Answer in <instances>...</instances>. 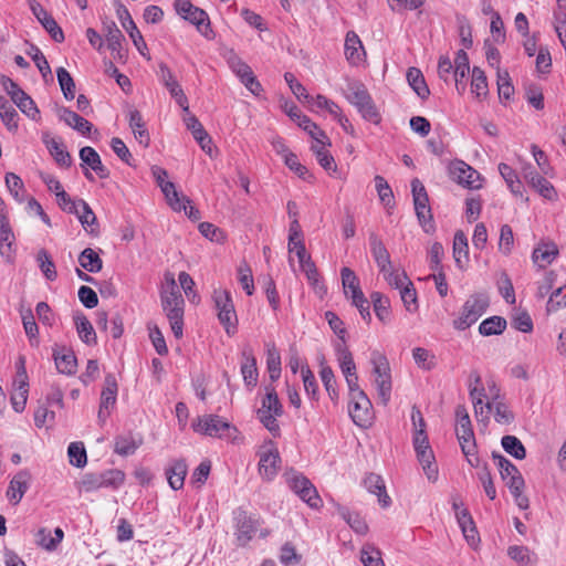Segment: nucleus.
Listing matches in <instances>:
<instances>
[{
    "label": "nucleus",
    "mask_w": 566,
    "mask_h": 566,
    "mask_svg": "<svg viewBox=\"0 0 566 566\" xmlns=\"http://www.w3.org/2000/svg\"><path fill=\"white\" fill-rule=\"evenodd\" d=\"M160 302L175 337L181 338L184 334L185 301L172 273L167 272L164 276V283L160 289Z\"/></svg>",
    "instance_id": "nucleus-1"
},
{
    "label": "nucleus",
    "mask_w": 566,
    "mask_h": 566,
    "mask_svg": "<svg viewBox=\"0 0 566 566\" xmlns=\"http://www.w3.org/2000/svg\"><path fill=\"white\" fill-rule=\"evenodd\" d=\"M345 98L354 105L361 117L375 125L381 122V115L367 87L359 81L347 80Z\"/></svg>",
    "instance_id": "nucleus-2"
},
{
    "label": "nucleus",
    "mask_w": 566,
    "mask_h": 566,
    "mask_svg": "<svg viewBox=\"0 0 566 566\" xmlns=\"http://www.w3.org/2000/svg\"><path fill=\"white\" fill-rule=\"evenodd\" d=\"M455 433L468 462L472 467H479L480 461L475 452V439L471 419L467 408L462 405L455 409Z\"/></svg>",
    "instance_id": "nucleus-3"
},
{
    "label": "nucleus",
    "mask_w": 566,
    "mask_h": 566,
    "mask_svg": "<svg viewBox=\"0 0 566 566\" xmlns=\"http://www.w3.org/2000/svg\"><path fill=\"white\" fill-rule=\"evenodd\" d=\"M373 366L371 374L374 385L377 389L378 398L384 406L390 400L392 390L391 370L387 357L379 350H374L370 355Z\"/></svg>",
    "instance_id": "nucleus-4"
},
{
    "label": "nucleus",
    "mask_w": 566,
    "mask_h": 566,
    "mask_svg": "<svg viewBox=\"0 0 566 566\" xmlns=\"http://www.w3.org/2000/svg\"><path fill=\"white\" fill-rule=\"evenodd\" d=\"M283 413V406L273 387H266V394L262 399L256 415L260 422L275 437L280 434L277 418Z\"/></svg>",
    "instance_id": "nucleus-5"
},
{
    "label": "nucleus",
    "mask_w": 566,
    "mask_h": 566,
    "mask_svg": "<svg viewBox=\"0 0 566 566\" xmlns=\"http://www.w3.org/2000/svg\"><path fill=\"white\" fill-rule=\"evenodd\" d=\"M212 301L220 324L224 327L228 335H232L237 329L238 317L230 292L216 289L212 293Z\"/></svg>",
    "instance_id": "nucleus-6"
},
{
    "label": "nucleus",
    "mask_w": 566,
    "mask_h": 566,
    "mask_svg": "<svg viewBox=\"0 0 566 566\" xmlns=\"http://www.w3.org/2000/svg\"><path fill=\"white\" fill-rule=\"evenodd\" d=\"M125 481V473L113 469L102 473H87L78 483L81 491L94 492L103 488H119Z\"/></svg>",
    "instance_id": "nucleus-7"
},
{
    "label": "nucleus",
    "mask_w": 566,
    "mask_h": 566,
    "mask_svg": "<svg viewBox=\"0 0 566 566\" xmlns=\"http://www.w3.org/2000/svg\"><path fill=\"white\" fill-rule=\"evenodd\" d=\"M412 442L417 459L421 464L427 479L431 482H436L438 480L439 472L427 433L421 432V430L419 432H413Z\"/></svg>",
    "instance_id": "nucleus-8"
},
{
    "label": "nucleus",
    "mask_w": 566,
    "mask_h": 566,
    "mask_svg": "<svg viewBox=\"0 0 566 566\" xmlns=\"http://www.w3.org/2000/svg\"><path fill=\"white\" fill-rule=\"evenodd\" d=\"M489 297L485 294L471 295L464 303L460 316L454 319L453 326L459 331H464L473 325L486 311Z\"/></svg>",
    "instance_id": "nucleus-9"
},
{
    "label": "nucleus",
    "mask_w": 566,
    "mask_h": 566,
    "mask_svg": "<svg viewBox=\"0 0 566 566\" xmlns=\"http://www.w3.org/2000/svg\"><path fill=\"white\" fill-rule=\"evenodd\" d=\"M174 7L178 15L196 25L202 35L209 36L211 28L209 17L205 10L193 6L190 0H175Z\"/></svg>",
    "instance_id": "nucleus-10"
},
{
    "label": "nucleus",
    "mask_w": 566,
    "mask_h": 566,
    "mask_svg": "<svg viewBox=\"0 0 566 566\" xmlns=\"http://www.w3.org/2000/svg\"><path fill=\"white\" fill-rule=\"evenodd\" d=\"M451 178L459 185L469 189H480L483 186V178L479 171L462 160H454L449 165Z\"/></svg>",
    "instance_id": "nucleus-11"
},
{
    "label": "nucleus",
    "mask_w": 566,
    "mask_h": 566,
    "mask_svg": "<svg viewBox=\"0 0 566 566\" xmlns=\"http://www.w3.org/2000/svg\"><path fill=\"white\" fill-rule=\"evenodd\" d=\"M492 389L495 391L494 395L492 396V401L489 400L485 402V410L483 417H480L479 421H488L489 415L493 412L494 420L497 423L503 426H509L513 423L515 416L513 411L509 408V406L504 401L499 399L500 390L495 384H492Z\"/></svg>",
    "instance_id": "nucleus-12"
},
{
    "label": "nucleus",
    "mask_w": 566,
    "mask_h": 566,
    "mask_svg": "<svg viewBox=\"0 0 566 566\" xmlns=\"http://www.w3.org/2000/svg\"><path fill=\"white\" fill-rule=\"evenodd\" d=\"M492 459L494 460L500 471L502 480L505 482V485L510 489V491H518V489H524V479L518 469L511 461L495 451L492 452Z\"/></svg>",
    "instance_id": "nucleus-13"
},
{
    "label": "nucleus",
    "mask_w": 566,
    "mask_h": 566,
    "mask_svg": "<svg viewBox=\"0 0 566 566\" xmlns=\"http://www.w3.org/2000/svg\"><path fill=\"white\" fill-rule=\"evenodd\" d=\"M195 432L209 437H222L223 431L231 429V424L217 415L198 417L191 424Z\"/></svg>",
    "instance_id": "nucleus-14"
},
{
    "label": "nucleus",
    "mask_w": 566,
    "mask_h": 566,
    "mask_svg": "<svg viewBox=\"0 0 566 566\" xmlns=\"http://www.w3.org/2000/svg\"><path fill=\"white\" fill-rule=\"evenodd\" d=\"M348 411L357 426L367 427L370 424L373 419L371 402L365 392L350 397Z\"/></svg>",
    "instance_id": "nucleus-15"
},
{
    "label": "nucleus",
    "mask_w": 566,
    "mask_h": 566,
    "mask_svg": "<svg viewBox=\"0 0 566 566\" xmlns=\"http://www.w3.org/2000/svg\"><path fill=\"white\" fill-rule=\"evenodd\" d=\"M116 14L118 17V20L122 23V27L128 33V35L132 39L136 49L139 51V53L142 55L145 56V51L147 50V44H146L140 31L136 27L128 9L124 4L118 2L116 4Z\"/></svg>",
    "instance_id": "nucleus-16"
},
{
    "label": "nucleus",
    "mask_w": 566,
    "mask_h": 566,
    "mask_svg": "<svg viewBox=\"0 0 566 566\" xmlns=\"http://www.w3.org/2000/svg\"><path fill=\"white\" fill-rule=\"evenodd\" d=\"M151 174L157 185L160 187L163 193L165 195L166 201L170 208L178 212L181 211L179 192L177 191L174 182L166 180L168 176L167 170L159 166H153Z\"/></svg>",
    "instance_id": "nucleus-17"
},
{
    "label": "nucleus",
    "mask_w": 566,
    "mask_h": 566,
    "mask_svg": "<svg viewBox=\"0 0 566 566\" xmlns=\"http://www.w3.org/2000/svg\"><path fill=\"white\" fill-rule=\"evenodd\" d=\"M103 32L113 59L117 62L124 63L126 61L127 53L122 45V42L125 39L122 31L117 28L115 22L111 21L104 23Z\"/></svg>",
    "instance_id": "nucleus-18"
},
{
    "label": "nucleus",
    "mask_w": 566,
    "mask_h": 566,
    "mask_svg": "<svg viewBox=\"0 0 566 566\" xmlns=\"http://www.w3.org/2000/svg\"><path fill=\"white\" fill-rule=\"evenodd\" d=\"M280 469V454L273 443L264 446L260 451L259 472L266 479L272 480Z\"/></svg>",
    "instance_id": "nucleus-19"
},
{
    "label": "nucleus",
    "mask_w": 566,
    "mask_h": 566,
    "mask_svg": "<svg viewBox=\"0 0 566 566\" xmlns=\"http://www.w3.org/2000/svg\"><path fill=\"white\" fill-rule=\"evenodd\" d=\"M28 1L32 13L35 15L42 27L50 33L52 39L59 43L63 42L64 33L53 17L36 0Z\"/></svg>",
    "instance_id": "nucleus-20"
},
{
    "label": "nucleus",
    "mask_w": 566,
    "mask_h": 566,
    "mask_svg": "<svg viewBox=\"0 0 566 566\" xmlns=\"http://www.w3.org/2000/svg\"><path fill=\"white\" fill-rule=\"evenodd\" d=\"M118 385L114 375L107 374L104 380V387L101 394V406L98 418L105 421L109 415V409L114 407L117 397Z\"/></svg>",
    "instance_id": "nucleus-21"
},
{
    "label": "nucleus",
    "mask_w": 566,
    "mask_h": 566,
    "mask_svg": "<svg viewBox=\"0 0 566 566\" xmlns=\"http://www.w3.org/2000/svg\"><path fill=\"white\" fill-rule=\"evenodd\" d=\"M492 384H495L494 381L489 382V394H485V388L481 384V377L476 374L474 375V382L470 384V397L473 401L474 407V413L478 420H480V417H483L484 410H485V403L484 399L486 401H492V396L494 395V390L492 389Z\"/></svg>",
    "instance_id": "nucleus-22"
},
{
    "label": "nucleus",
    "mask_w": 566,
    "mask_h": 566,
    "mask_svg": "<svg viewBox=\"0 0 566 566\" xmlns=\"http://www.w3.org/2000/svg\"><path fill=\"white\" fill-rule=\"evenodd\" d=\"M345 57L352 65H359L365 62L366 51L364 45L354 31H348L345 38Z\"/></svg>",
    "instance_id": "nucleus-23"
},
{
    "label": "nucleus",
    "mask_w": 566,
    "mask_h": 566,
    "mask_svg": "<svg viewBox=\"0 0 566 566\" xmlns=\"http://www.w3.org/2000/svg\"><path fill=\"white\" fill-rule=\"evenodd\" d=\"M184 122L186 124V127L191 132L193 138L198 142L201 149L212 157V140L209 137L208 133L201 125V123L198 120V118L187 113V116L184 118Z\"/></svg>",
    "instance_id": "nucleus-24"
},
{
    "label": "nucleus",
    "mask_w": 566,
    "mask_h": 566,
    "mask_svg": "<svg viewBox=\"0 0 566 566\" xmlns=\"http://www.w3.org/2000/svg\"><path fill=\"white\" fill-rule=\"evenodd\" d=\"M31 475L28 471H19L10 481L7 490V496L9 501L17 505L22 500L23 495L29 489Z\"/></svg>",
    "instance_id": "nucleus-25"
},
{
    "label": "nucleus",
    "mask_w": 566,
    "mask_h": 566,
    "mask_svg": "<svg viewBox=\"0 0 566 566\" xmlns=\"http://www.w3.org/2000/svg\"><path fill=\"white\" fill-rule=\"evenodd\" d=\"M19 363H20V366L18 369L17 380H15V382H18V389L11 397V402H12L13 409L17 412H21L24 409L25 402H27V396H28V388H27L28 376H27L25 368H24V359L21 357L19 359Z\"/></svg>",
    "instance_id": "nucleus-26"
},
{
    "label": "nucleus",
    "mask_w": 566,
    "mask_h": 566,
    "mask_svg": "<svg viewBox=\"0 0 566 566\" xmlns=\"http://www.w3.org/2000/svg\"><path fill=\"white\" fill-rule=\"evenodd\" d=\"M558 247L554 242H541L532 253V260L541 269L546 268L557 258Z\"/></svg>",
    "instance_id": "nucleus-27"
},
{
    "label": "nucleus",
    "mask_w": 566,
    "mask_h": 566,
    "mask_svg": "<svg viewBox=\"0 0 566 566\" xmlns=\"http://www.w3.org/2000/svg\"><path fill=\"white\" fill-rule=\"evenodd\" d=\"M43 143L45 144L49 153L55 159V161L65 168H69L72 164V158L69 151L65 150L63 145L54 137L49 134L43 135Z\"/></svg>",
    "instance_id": "nucleus-28"
},
{
    "label": "nucleus",
    "mask_w": 566,
    "mask_h": 566,
    "mask_svg": "<svg viewBox=\"0 0 566 566\" xmlns=\"http://www.w3.org/2000/svg\"><path fill=\"white\" fill-rule=\"evenodd\" d=\"M80 158L85 165L91 167V169H93L99 178L104 179L109 176V171L103 165L99 155L94 148L90 146L83 147L80 150Z\"/></svg>",
    "instance_id": "nucleus-29"
},
{
    "label": "nucleus",
    "mask_w": 566,
    "mask_h": 566,
    "mask_svg": "<svg viewBox=\"0 0 566 566\" xmlns=\"http://www.w3.org/2000/svg\"><path fill=\"white\" fill-rule=\"evenodd\" d=\"M289 252L295 253L297 258H302L307 253L303 241L302 228L297 219L292 220L289 228Z\"/></svg>",
    "instance_id": "nucleus-30"
},
{
    "label": "nucleus",
    "mask_w": 566,
    "mask_h": 566,
    "mask_svg": "<svg viewBox=\"0 0 566 566\" xmlns=\"http://www.w3.org/2000/svg\"><path fill=\"white\" fill-rule=\"evenodd\" d=\"M129 117V127L132 128L135 138L138 140L140 145L144 147H148L149 145V133L145 127V123L143 120V116L139 111L132 108L128 112Z\"/></svg>",
    "instance_id": "nucleus-31"
},
{
    "label": "nucleus",
    "mask_w": 566,
    "mask_h": 566,
    "mask_svg": "<svg viewBox=\"0 0 566 566\" xmlns=\"http://www.w3.org/2000/svg\"><path fill=\"white\" fill-rule=\"evenodd\" d=\"M453 258L460 269H464L469 262L468 239L462 230H458L454 234Z\"/></svg>",
    "instance_id": "nucleus-32"
},
{
    "label": "nucleus",
    "mask_w": 566,
    "mask_h": 566,
    "mask_svg": "<svg viewBox=\"0 0 566 566\" xmlns=\"http://www.w3.org/2000/svg\"><path fill=\"white\" fill-rule=\"evenodd\" d=\"M53 356L56 368L60 373L65 375H72L75 373L77 361L73 352L66 350L65 348L55 349Z\"/></svg>",
    "instance_id": "nucleus-33"
},
{
    "label": "nucleus",
    "mask_w": 566,
    "mask_h": 566,
    "mask_svg": "<svg viewBox=\"0 0 566 566\" xmlns=\"http://www.w3.org/2000/svg\"><path fill=\"white\" fill-rule=\"evenodd\" d=\"M77 216L80 222L82 223L83 228L92 233L97 234L98 232V224L97 219L88 203L84 200H78V212H73Z\"/></svg>",
    "instance_id": "nucleus-34"
},
{
    "label": "nucleus",
    "mask_w": 566,
    "mask_h": 566,
    "mask_svg": "<svg viewBox=\"0 0 566 566\" xmlns=\"http://www.w3.org/2000/svg\"><path fill=\"white\" fill-rule=\"evenodd\" d=\"M60 118L84 135L90 134L93 128V125L87 119L69 108L60 109Z\"/></svg>",
    "instance_id": "nucleus-35"
},
{
    "label": "nucleus",
    "mask_w": 566,
    "mask_h": 566,
    "mask_svg": "<svg viewBox=\"0 0 566 566\" xmlns=\"http://www.w3.org/2000/svg\"><path fill=\"white\" fill-rule=\"evenodd\" d=\"M469 71V56L465 51L459 50L457 52L452 70L458 91L464 90V85H462V80L467 76Z\"/></svg>",
    "instance_id": "nucleus-36"
},
{
    "label": "nucleus",
    "mask_w": 566,
    "mask_h": 566,
    "mask_svg": "<svg viewBox=\"0 0 566 566\" xmlns=\"http://www.w3.org/2000/svg\"><path fill=\"white\" fill-rule=\"evenodd\" d=\"M171 489L179 490L184 486L187 474V464L184 460H176L166 472Z\"/></svg>",
    "instance_id": "nucleus-37"
},
{
    "label": "nucleus",
    "mask_w": 566,
    "mask_h": 566,
    "mask_svg": "<svg viewBox=\"0 0 566 566\" xmlns=\"http://www.w3.org/2000/svg\"><path fill=\"white\" fill-rule=\"evenodd\" d=\"M407 81L421 99L428 98V96L430 95V90L419 69L410 67L407 72Z\"/></svg>",
    "instance_id": "nucleus-38"
},
{
    "label": "nucleus",
    "mask_w": 566,
    "mask_h": 566,
    "mask_svg": "<svg viewBox=\"0 0 566 566\" xmlns=\"http://www.w3.org/2000/svg\"><path fill=\"white\" fill-rule=\"evenodd\" d=\"M369 244L377 266L384 268L386 264H388V261L390 260L389 252L381 239L375 232L369 234Z\"/></svg>",
    "instance_id": "nucleus-39"
},
{
    "label": "nucleus",
    "mask_w": 566,
    "mask_h": 566,
    "mask_svg": "<svg viewBox=\"0 0 566 566\" xmlns=\"http://www.w3.org/2000/svg\"><path fill=\"white\" fill-rule=\"evenodd\" d=\"M507 555L520 566H535L536 556L531 553L530 548L522 545H514L507 548Z\"/></svg>",
    "instance_id": "nucleus-40"
},
{
    "label": "nucleus",
    "mask_w": 566,
    "mask_h": 566,
    "mask_svg": "<svg viewBox=\"0 0 566 566\" xmlns=\"http://www.w3.org/2000/svg\"><path fill=\"white\" fill-rule=\"evenodd\" d=\"M471 92L480 101L484 99L489 94L486 76L478 66L472 69Z\"/></svg>",
    "instance_id": "nucleus-41"
},
{
    "label": "nucleus",
    "mask_w": 566,
    "mask_h": 566,
    "mask_svg": "<svg viewBox=\"0 0 566 566\" xmlns=\"http://www.w3.org/2000/svg\"><path fill=\"white\" fill-rule=\"evenodd\" d=\"M340 274L344 293L347 297L354 298V296L364 294L359 287L357 276L349 268H343Z\"/></svg>",
    "instance_id": "nucleus-42"
},
{
    "label": "nucleus",
    "mask_w": 566,
    "mask_h": 566,
    "mask_svg": "<svg viewBox=\"0 0 566 566\" xmlns=\"http://www.w3.org/2000/svg\"><path fill=\"white\" fill-rule=\"evenodd\" d=\"M78 262L83 269L91 273L99 272L103 268L102 259L91 248H86L81 252L78 256Z\"/></svg>",
    "instance_id": "nucleus-43"
},
{
    "label": "nucleus",
    "mask_w": 566,
    "mask_h": 566,
    "mask_svg": "<svg viewBox=\"0 0 566 566\" xmlns=\"http://www.w3.org/2000/svg\"><path fill=\"white\" fill-rule=\"evenodd\" d=\"M506 328V321L501 316H492L484 319L480 326L479 332L483 336L500 335Z\"/></svg>",
    "instance_id": "nucleus-44"
},
{
    "label": "nucleus",
    "mask_w": 566,
    "mask_h": 566,
    "mask_svg": "<svg viewBox=\"0 0 566 566\" xmlns=\"http://www.w3.org/2000/svg\"><path fill=\"white\" fill-rule=\"evenodd\" d=\"M336 353L339 367L344 376L355 374L356 365L354 363L353 355L347 348V346L345 344H338L336 346Z\"/></svg>",
    "instance_id": "nucleus-45"
},
{
    "label": "nucleus",
    "mask_w": 566,
    "mask_h": 566,
    "mask_svg": "<svg viewBox=\"0 0 566 566\" xmlns=\"http://www.w3.org/2000/svg\"><path fill=\"white\" fill-rule=\"evenodd\" d=\"M502 447L512 457L523 460L526 457V450L523 443L515 436H504L501 440Z\"/></svg>",
    "instance_id": "nucleus-46"
},
{
    "label": "nucleus",
    "mask_w": 566,
    "mask_h": 566,
    "mask_svg": "<svg viewBox=\"0 0 566 566\" xmlns=\"http://www.w3.org/2000/svg\"><path fill=\"white\" fill-rule=\"evenodd\" d=\"M499 171L511 191L516 196H522L523 186L516 172L506 164L499 165Z\"/></svg>",
    "instance_id": "nucleus-47"
},
{
    "label": "nucleus",
    "mask_w": 566,
    "mask_h": 566,
    "mask_svg": "<svg viewBox=\"0 0 566 566\" xmlns=\"http://www.w3.org/2000/svg\"><path fill=\"white\" fill-rule=\"evenodd\" d=\"M75 325L81 339L85 344L92 345L96 343V334L94 328L91 322L84 315L76 316Z\"/></svg>",
    "instance_id": "nucleus-48"
},
{
    "label": "nucleus",
    "mask_w": 566,
    "mask_h": 566,
    "mask_svg": "<svg viewBox=\"0 0 566 566\" xmlns=\"http://www.w3.org/2000/svg\"><path fill=\"white\" fill-rule=\"evenodd\" d=\"M17 112L13 106L3 97H0V117L7 128L11 132L18 129Z\"/></svg>",
    "instance_id": "nucleus-49"
},
{
    "label": "nucleus",
    "mask_w": 566,
    "mask_h": 566,
    "mask_svg": "<svg viewBox=\"0 0 566 566\" xmlns=\"http://www.w3.org/2000/svg\"><path fill=\"white\" fill-rule=\"evenodd\" d=\"M360 560L364 566H385L381 552L371 544H366L361 547Z\"/></svg>",
    "instance_id": "nucleus-50"
},
{
    "label": "nucleus",
    "mask_w": 566,
    "mask_h": 566,
    "mask_svg": "<svg viewBox=\"0 0 566 566\" xmlns=\"http://www.w3.org/2000/svg\"><path fill=\"white\" fill-rule=\"evenodd\" d=\"M57 81L66 99L71 101L75 97V83L71 74L64 69L56 70Z\"/></svg>",
    "instance_id": "nucleus-51"
},
{
    "label": "nucleus",
    "mask_w": 566,
    "mask_h": 566,
    "mask_svg": "<svg viewBox=\"0 0 566 566\" xmlns=\"http://www.w3.org/2000/svg\"><path fill=\"white\" fill-rule=\"evenodd\" d=\"M266 365L270 379L275 381L281 375V356L274 345L268 347Z\"/></svg>",
    "instance_id": "nucleus-52"
},
{
    "label": "nucleus",
    "mask_w": 566,
    "mask_h": 566,
    "mask_svg": "<svg viewBox=\"0 0 566 566\" xmlns=\"http://www.w3.org/2000/svg\"><path fill=\"white\" fill-rule=\"evenodd\" d=\"M245 361L241 366L243 379L248 386H254L258 381V369L255 358L251 354L243 353Z\"/></svg>",
    "instance_id": "nucleus-53"
},
{
    "label": "nucleus",
    "mask_w": 566,
    "mask_h": 566,
    "mask_svg": "<svg viewBox=\"0 0 566 566\" xmlns=\"http://www.w3.org/2000/svg\"><path fill=\"white\" fill-rule=\"evenodd\" d=\"M319 376H321L322 382L324 384L325 389L328 392L329 397L332 399L337 398V390L335 388V385H336L335 376H334L332 368L329 366L325 365L324 357L321 359Z\"/></svg>",
    "instance_id": "nucleus-54"
},
{
    "label": "nucleus",
    "mask_w": 566,
    "mask_h": 566,
    "mask_svg": "<svg viewBox=\"0 0 566 566\" xmlns=\"http://www.w3.org/2000/svg\"><path fill=\"white\" fill-rule=\"evenodd\" d=\"M226 60L229 67L238 77L250 75L251 67L245 62H243L242 59L233 50L227 51Z\"/></svg>",
    "instance_id": "nucleus-55"
},
{
    "label": "nucleus",
    "mask_w": 566,
    "mask_h": 566,
    "mask_svg": "<svg viewBox=\"0 0 566 566\" xmlns=\"http://www.w3.org/2000/svg\"><path fill=\"white\" fill-rule=\"evenodd\" d=\"M14 241V234L9 224L8 218L0 213V252L4 254V247H7L8 251H11L12 243Z\"/></svg>",
    "instance_id": "nucleus-56"
},
{
    "label": "nucleus",
    "mask_w": 566,
    "mask_h": 566,
    "mask_svg": "<svg viewBox=\"0 0 566 566\" xmlns=\"http://www.w3.org/2000/svg\"><path fill=\"white\" fill-rule=\"evenodd\" d=\"M371 302L374 304V311L376 316L381 322H388L390 312H389V300L385 296H382L378 292H374L370 295Z\"/></svg>",
    "instance_id": "nucleus-57"
},
{
    "label": "nucleus",
    "mask_w": 566,
    "mask_h": 566,
    "mask_svg": "<svg viewBox=\"0 0 566 566\" xmlns=\"http://www.w3.org/2000/svg\"><path fill=\"white\" fill-rule=\"evenodd\" d=\"M530 186L547 200L553 201L557 199V192L554 186L541 175L536 177Z\"/></svg>",
    "instance_id": "nucleus-58"
},
{
    "label": "nucleus",
    "mask_w": 566,
    "mask_h": 566,
    "mask_svg": "<svg viewBox=\"0 0 566 566\" xmlns=\"http://www.w3.org/2000/svg\"><path fill=\"white\" fill-rule=\"evenodd\" d=\"M38 262H39V266H40L42 273L44 274V276L49 281H55L57 277L55 264L52 261L50 254L45 250H41L38 253Z\"/></svg>",
    "instance_id": "nucleus-59"
},
{
    "label": "nucleus",
    "mask_w": 566,
    "mask_h": 566,
    "mask_svg": "<svg viewBox=\"0 0 566 566\" xmlns=\"http://www.w3.org/2000/svg\"><path fill=\"white\" fill-rule=\"evenodd\" d=\"M67 453L70 462L76 468H83L87 462L86 451L81 442H72L69 446Z\"/></svg>",
    "instance_id": "nucleus-60"
},
{
    "label": "nucleus",
    "mask_w": 566,
    "mask_h": 566,
    "mask_svg": "<svg viewBox=\"0 0 566 566\" xmlns=\"http://www.w3.org/2000/svg\"><path fill=\"white\" fill-rule=\"evenodd\" d=\"M497 91L499 97L504 99H510L514 94V87L507 71H497Z\"/></svg>",
    "instance_id": "nucleus-61"
},
{
    "label": "nucleus",
    "mask_w": 566,
    "mask_h": 566,
    "mask_svg": "<svg viewBox=\"0 0 566 566\" xmlns=\"http://www.w3.org/2000/svg\"><path fill=\"white\" fill-rule=\"evenodd\" d=\"M29 54L32 56V60L34 61L36 67L39 69L40 73L42 74L43 78L46 81L48 77L52 80V72L51 67L49 65V62L44 54L41 52V50L36 46H32L29 51Z\"/></svg>",
    "instance_id": "nucleus-62"
},
{
    "label": "nucleus",
    "mask_w": 566,
    "mask_h": 566,
    "mask_svg": "<svg viewBox=\"0 0 566 566\" xmlns=\"http://www.w3.org/2000/svg\"><path fill=\"white\" fill-rule=\"evenodd\" d=\"M400 297L408 312L417 311V292L411 281L400 289Z\"/></svg>",
    "instance_id": "nucleus-63"
},
{
    "label": "nucleus",
    "mask_w": 566,
    "mask_h": 566,
    "mask_svg": "<svg viewBox=\"0 0 566 566\" xmlns=\"http://www.w3.org/2000/svg\"><path fill=\"white\" fill-rule=\"evenodd\" d=\"M375 186L380 201L385 206H391L394 202V193L385 178L377 175L375 177Z\"/></svg>",
    "instance_id": "nucleus-64"
}]
</instances>
